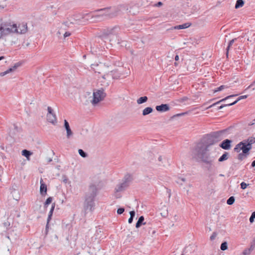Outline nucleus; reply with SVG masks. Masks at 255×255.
I'll list each match as a JSON object with an SVG mask.
<instances>
[{
    "mask_svg": "<svg viewBox=\"0 0 255 255\" xmlns=\"http://www.w3.org/2000/svg\"><path fill=\"white\" fill-rule=\"evenodd\" d=\"M99 66L102 68V71H103V78L108 82H110L113 79H118L121 76L118 68H115L113 65H107L105 64H101Z\"/></svg>",
    "mask_w": 255,
    "mask_h": 255,
    "instance_id": "nucleus-4",
    "label": "nucleus"
},
{
    "mask_svg": "<svg viewBox=\"0 0 255 255\" xmlns=\"http://www.w3.org/2000/svg\"><path fill=\"white\" fill-rule=\"evenodd\" d=\"M55 203H53L52 205V207H51V208L50 209V211L49 213V215H48V218H47V225H46V228H47L48 227V225L51 220V216L52 215V214H53V211H54V208H55Z\"/></svg>",
    "mask_w": 255,
    "mask_h": 255,
    "instance_id": "nucleus-20",
    "label": "nucleus"
},
{
    "mask_svg": "<svg viewBox=\"0 0 255 255\" xmlns=\"http://www.w3.org/2000/svg\"><path fill=\"white\" fill-rule=\"evenodd\" d=\"M147 100L148 98L146 96L141 97L137 100V103L138 104H141L142 103H145Z\"/></svg>",
    "mask_w": 255,
    "mask_h": 255,
    "instance_id": "nucleus-24",
    "label": "nucleus"
},
{
    "mask_svg": "<svg viewBox=\"0 0 255 255\" xmlns=\"http://www.w3.org/2000/svg\"><path fill=\"white\" fill-rule=\"evenodd\" d=\"M237 96V95H230V96H229L227 97L226 98H225V99H223L221 100L220 101H218V102H216V103H214V104H213L211 105V106H210L209 107H208V108H207V109H209V108H211V107H213V106H215L216 105L218 104H219L220 103H221V102H223V101H224L226 100V99H229V98H231V97H234V96Z\"/></svg>",
    "mask_w": 255,
    "mask_h": 255,
    "instance_id": "nucleus-22",
    "label": "nucleus"
},
{
    "mask_svg": "<svg viewBox=\"0 0 255 255\" xmlns=\"http://www.w3.org/2000/svg\"><path fill=\"white\" fill-rule=\"evenodd\" d=\"M232 142L231 140L226 139L222 141L220 146L224 149L228 150L231 148Z\"/></svg>",
    "mask_w": 255,
    "mask_h": 255,
    "instance_id": "nucleus-10",
    "label": "nucleus"
},
{
    "mask_svg": "<svg viewBox=\"0 0 255 255\" xmlns=\"http://www.w3.org/2000/svg\"><path fill=\"white\" fill-rule=\"evenodd\" d=\"M249 154V152H248V154H246V153H244L243 151H242V153H240L239 155H238V159L240 160H243V159H244L245 158H246L247 156Z\"/></svg>",
    "mask_w": 255,
    "mask_h": 255,
    "instance_id": "nucleus-28",
    "label": "nucleus"
},
{
    "mask_svg": "<svg viewBox=\"0 0 255 255\" xmlns=\"http://www.w3.org/2000/svg\"><path fill=\"white\" fill-rule=\"evenodd\" d=\"M102 63L100 64H91V68L93 69V70L95 71V72H97L98 73H103V71H102V68H100L99 65H101Z\"/></svg>",
    "mask_w": 255,
    "mask_h": 255,
    "instance_id": "nucleus-18",
    "label": "nucleus"
},
{
    "mask_svg": "<svg viewBox=\"0 0 255 255\" xmlns=\"http://www.w3.org/2000/svg\"><path fill=\"white\" fill-rule=\"evenodd\" d=\"M40 192L42 195H45L47 192V187L46 185L43 182V179H40Z\"/></svg>",
    "mask_w": 255,
    "mask_h": 255,
    "instance_id": "nucleus-16",
    "label": "nucleus"
},
{
    "mask_svg": "<svg viewBox=\"0 0 255 255\" xmlns=\"http://www.w3.org/2000/svg\"><path fill=\"white\" fill-rule=\"evenodd\" d=\"M118 28L114 27L108 28L102 31L101 36L104 39L109 40L113 43H119L118 35Z\"/></svg>",
    "mask_w": 255,
    "mask_h": 255,
    "instance_id": "nucleus-5",
    "label": "nucleus"
},
{
    "mask_svg": "<svg viewBox=\"0 0 255 255\" xmlns=\"http://www.w3.org/2000/svg\"><path fill=\"white\" fill-rule=\"evenodd\" d=\"M254 218L251 216L250 218V222L251 223H253L254 222Z\"/></svg>",
    "mask_w": 255,
    "mask_h": 255,
    "instance_id": "nucleus-44",
    "label": "nucleus"
},
{
    "mask_svg": "<svg viewBox=\"0 0 255 255\" xmlns=\"http://www.w3.org/2000/svg\"><path fill=\"white\" fill-rule=\"evenodd\" d=\"M70 35H71V33L70 32H66L64 34V37H66L70 36Z\"/></svg>",
    "mask_w": 255,
    "mask_h": 255,
    "instance_id": "nucleus-42",
    "label": "nucleus"
},
{
    "mask_svg": "<svg viewBox=\"0 0 255 255\" xmlns=\"http://www.w3.org/2000/svg\"><path fill=\"white\" fill-rule=\"evenodd\" d=\"M129 214H130V217L133 218V217L135 216V212L134 211H131L129 212Z\"/></svg>",
    "mask_w": 255,
    "mask_h": 255,
    "instance_id": "nucleus-41",
    "label": "nucleus"
},
{
    "mask_svg": "<svg viewBox=\"0 0 255 255\" xmlns=\"http://www.w3.org/2000/svg\"><path fill=\"white\" fill-rule=\"evenodd\" d=\"M156 110L159 112H165L169 110V107L167 104H161L159 106H156Z\"/></svg>",
    "mask_w": 255,
    "mask_h": 255,
    "instance_id": "nucleus-12",
    "label": "nucleus"
},
{
    "mask_svg": "<svg viewBox=\"0 0 255 255\" xmlns=\"http://www.w3.org/2000/svg\"><path fill=\"white\" fill-rule=\"evenodd\" d=\"M27 30L26 23L17 24L10 20L0 19V39L6 37L5 45H12L17 41L18 38L11 35L12 34H23L26 33Z\"/></svg>",
    "mask_w": 255,
    "mask_h": 255,
    "instance_id": "nucleus-1",
    "label": "nucleus"
},
{
    "mask_svg": "<svg viewBox=\"0 0 255 255\" xmlns=\"http://www.w3.org/2000/svg\"><path fill=\"white\" fill-rule=\"evenodd\" d=\"M252 250V247L250 248L246 249L243 251L242 255H250Z\"/></svg>",
    "mask_w": 255,
    "mask_h": 255,
    "instance_id": "nucleus-29",
    "label": "nucleus"
},
{
    "mask_svg": "<svg viewBox=\"0 0 255 255\" xmlns=\"http://www.w3.org/2000/svg\"><path fill=\"white\" fill-rule=\"evenodd\" d=\"M128 186V185L127 183H126L123 181L121 183H120L117 186L115 189L117 192H121L125 190Z\"/></svg>",
    "mask_w": 255,
    "mask_h": 255,
    "instance_id": "nucleus-14",
    "label": "nucleus"
},
{
    "mask_svg": "<svg viewBox=\"0 0 255 255\" xmlns=\"http://www.w3.org/2000/svg\"><path fill=\"white\" fill-rule=\"evenodd\" d=\"M58 34H60L61 32L59 31V32H58Z\"/></svg>",
    "mask_w": 255,
    "mask_h": 255,
    "instance_id": "nucleus-54",
    "label": "nucleus"
},
{
    "mask_svg": "<svg viewBox=\"0 0 255 255\" xmlns=\"http://www.w3.org/2000/svg\"><path fill=\"white\" fill-rule=\"evenodd\" d=\"M255 143V137L250 136L237 144L234 148V150L239 152L242 150L244 153L248 154L252 148V144Z\"/></svg>",
    "mask_w": 255,
    "mask_h": 255,
    "instance_id": "nucleus-6",
    "label": "nucleus"
},
{
    "mask_svg": "<svg viewBox=\"0 0 255 255\" xmlns=\"http://www.w3.org/2000/svg\"><path fill=\"white\" fill-rule=\"evenodd\" d=\"M228 249V244L226 242H223L221 245V250L225 251Z\"/></svg>",
    "mask_w": 255,
    "mask_h": 255,
    "instance_id": "nucleus-31",
    "label": "nucleus"
},
{
    "mask_svg": "<svg viewBox=\"0 0 255 255\" xmlns=\"http://www.w3.org/2000/svg\"><path fill=\"white\" fill-rule=\"evenodd\" d=\"M218 133H214V137H217L218 136Z\"/></svg>",
    "mask_w": 255,
    "mask_h": 255,
    "instance_id": "nucleus-53",
    "label": "nucleus"
},
{
    "mask_svg": "<svg viewBox=\"0 0 255 255\" xmlns=\"http://www.w3.org/2000/svg\"><path fill=\"white\" fill-rule=\"evenodd\" d=\"M247 97L248 96L247 95L241 96L239 97L238 98V99L236 101H235V102H234L233 103L221 105V106H220L219 107L218 109H222V108H223L224 107H226V106H230L234 105L236 104L238 102L240 101L241 100L246 99L247 98Z\"/></svg>",
    "mask_w": 255,
    "mask_h": 255,
    "instance_id": "nucleus-15",
    "label": "nucleus"
},
{
    "mask_svg": "<svg viewBox=\"0 0 255 255\" xmlns=\"http://www.w3.org/2000/svg\"><path fill=\"white\" fill-rule=\"evenodd\" d=\"M31 154L32 153L26 149H24L22 151V155L26 157L28 159L29 158V156L31 155Z\"/></svg>",
    "mask_w": 255,
    "mask_h": 255,
    "instance_id": "nucleus-27",
    "label": "nucleus"
},
{
    "mask_svg": "<svg viewBox=\"0 0 255 255\" xmlns=\"http://www.w3.org/2000/svg\"><path fill=\"white\" fill-rule=\"evenodd\" d=\"M64 127L66 130L67 137L69 138L73 135V132L70 128L68 122L66 120H64Z\"/></svg>",
    "mask_w": 255,
    "mask_h": 255,
    "instance_id": "nucleus-13",
    "label": "nucleus"
},
{
    "mask_svg": "<svg viewBox=\"0 0 255 255\" xmlns=\"http://www.w3.org/2000/svg\"><path fill=\"white\" fill-rule=\"evenodd\" d=\"M236 39H233L231 40L229 43L228 46L227 48V52H226V55H227V57L228 56V53H229V50L230 49V48L232 45V44L234 43V42H235Z\"/></svg>",
    "mask_w": 255,
    "mask_h": 255,
    "instance_id": "nucleus-30",
    "label": "nucleus"
},
{
    "mask_svg": "<svg viewBox=\"0 0 255 255\" xmlns=\"http://www.w3.org/2000/svg\"><path fill=\"white\" fill-rule=\"evenodd\" d=\"M106 96V94L103 90H97L93 93L92 99L90 100L91 103L93 106L97 105L100 102L103 101Z\"/></svg>",
    "mask_w": 255,
    "mask_h": 255,
    "instance_id": "nucleus-8",
    "label": "nucleus"
},
{
    "mask_svg": "<svg viewBox=\"0 0 255 255\" xmlns=\"http://www.w3.org/2000/svg\"><path fill=\"white\" fill-rule=\"evenodd\" d=\"M229 158V153L227 152H225L219 159V161L222 162L226 160Z\"/></svg>",
    "mask_w": 255,
    "mask_h": 255,
    "instance_id": "nucleus-23",
    "label": "nucleus"
},
{
    "mask_svg": "<svg viewBox=\"0 0 255 255\" xmlns=\"http://www.w3.org/2000/svg\"><path fill=\"white\" fill-rule=\"evenodd\" d=\"M125 211V209L123 208H120L119 209H118L117 210V213L118 214H122V213H124V212Z\"/></svg>",
    "mask_w": 255,
    "mask_h": 255,
    "instance_id": "nucleus-38",
    "label": "nucleus"
},
{
    "mask_svg": "<svg viewBox=\"0 0 255 255\" xmlns=\"http://www.w3.org/2000/svg\"><path fill=\"white\" fill-rule=\"evenodd\" d=\"M255 124V119L249 123V126L254 125Z\"/></svg>",
    "mask_w": 255,
    "mask_h": 255,
    "instance_id": "nucleus-43",
    "label": "nucleus"
},
{
    "mask_svg": "<svg viewBox=\"0 0 255 255\" xmlns=\"http://www.w3.org/2000/svg\"><path fill=\"white\" fill-rule=\"evenodd\" d=\"M178 59H179V56H178V55H176V56H175V60L176 61H177V60H178Z\"/></svg>",
    "mask_w": 255,
    "mask_h": 255,
    "instance_id": "nucleus-50",
    "label": "nucleus"
},
{
    "mask_svg": "<svg viewBox=\"0 0 255 255\" xmlns=\"http://www.w3.org/2000/svg\"><path fill=\"white\" fill-rule=\"evenodd\" d=\"M213 144L214 142L206 144L199 143L192 151L193 157L198 161H202L207 164L211 165L213 160L210 157L208 151L209 146Z\"/></svg>",
    "mask_w": 255,
    "mask_h": 255,
    "instance_id": "nucleus-3",
    "label": "nucleus"
},
{
    "mask_svg": "<svg viewBox=\"0 0 255 255\" xmlns=\"http://www.w3.org/2000/svg\"><path fill=\"white\" fill-rule=\"evenodd\" d=\"M153 111V109L151 107H147L146 108H145L143 111H142V115L143 116H146L150 113H151Z\"/></svg>",
    "mask_w": 255,
    "mask_h": 255,
    "instance_id": "nucleus-21",
    "label": "nucleus"
},
{
    "mask_svg": "<svg viewBox=\"0 0 255 255\" xmlns=\"http://www.w3.org/2000/svg\"><path fill=\"white\" fill-rule=\"evenodd\" d=\"M162 4V3L161 2H158L157 3V5H158V6L161 5Z\"/></svg>",
    "mask_w": 255,
    "mask_h": 255,
    "instance_id": "nucleus-52",
    "label": "nucleus"
},
{
    "mask_svg": "<svg viewBox=\"0 0 255 255\" xmlns=\"http://www.w3.org/2000/svg\"><path fill=\"white\" fill-rule=\"evenodd\" d=\"M244 4V1L243 0H237L236 5L235 8L238 9L240 7L243 6Z\"/></svg>",
    "mask_w": 255,
    "mask_h": 255,
    "instance_id": "nucleus-25",
    "label": "nucleus"
},
{
    "mask_svg": "<svg viewBox=\"0 0 255 255\" xmlns=\"http://www.w3.org/2000/svg\"><path fill=\"white\" fill-rule=\"evenodd\" d=\"M217 233L216 232H213L212 235L210 237V240L211 241L214 240L217 237Z\"/></svg>",
    "mask_w": 255,
    "mask_h": 255,
    "instance_id": "nucleus-37",
    "label": "nucleus"
},
{
    "mask_svg": "<svg viewBox=\"0 0 255 255\" xmlns=\"http://www.w3.org/2000/svg\"><path fill=\"white\" fill-rule=\"evenodd\" d=\"M48 113L46 115L47 120L48 122L55 125L57 123L56 117L53 113V109L50 107L47 108Z\"/></svg>",
    "mask_w": 255,
    "mask_h": 255,
    "instance_id": "nucleus-9",
    "label": "nucleus"
},
{
    "mask_svg": "<svg viewBox=\"0 0 255 255\" xmlns=\"http://www.w3.org/2000/svg\"><path fill=\"white\" fill-rule=\"evenodd\" d=\"M19 66H20V64L19 63L15 64L13 67L9 68V69H8L4 72H0V76L2 77L7 74H9L11 72H14L17 69V68Z\"/></svg>",
    "mask_w": 255,
    "mask_h": 255,
    "instance_id": "nucleus-11",
    "label": "nucleus"
},
{
    "mask_svg": "<svg viewBox=\"0 0 255 255\" xmlns=\"http://www.w3.org/2000/svg\"><path fill=\"white\" fill-rule=\"evenodd\" d=\"M132 179V175L130 174L127 173L125 175L123 179V181L126 183H127L128 185H129Z\"/></svg>",
    "mask_w": 255,
    "mask_h": 255,
    "instance_id": "nucleus-17",
    "label": "nucleus"
},
{
    "mask_svg": "<svg viewBox=\"0 0 255 255\" xmlns=\"http://www.w3.org/2000/svg\"><path fill=\"white\" fill-rule=\"evenodd\" d=\"M180 181L185 182L186 181V179L184 178H179L178 179V181L177 182V183L180 184V185H182V183H180Z\"/></svg>",
    "mask_w": 255,
    "mask_h": 255,
    "instance_id": "nucleus-40",
    "label": "nucleus"
},
{
    "mask_svg": "<svg viewBox=\"0 0 255 255\" xmlns=\"http://www.w3.org/2000/svg\"><path fill=\"white\" fill-rule=\"evenodd\" d=\"M191 25V23H184L181 25L175 26L172 27V29H185V28H187L189 27V26H190Z\"/></svg>",
    "mask_w": 255,
    "mask_h": 255,
    "instance_id": "nucleus-19",
    "label": "nucleus"
},
{
    "mask_svg": "<svg viewBox=\"0 0 255 255\" xmlns=\"http://www.w3.org/2000/svg\"><path fill=\"white\" fill-rule=\"evenodd\" d=\"M132 220H133V218H131V217H130L129 219H128V223L130 224L132 223Z\"/></svg>",
    "mask_w": 255,
    "mask_h": 255,
    "instance_id": "nucleus-45",
    "label": "nucleus"
},
{
    "mask_svg": "<svg viewBox=\"0 0 255 255\" xmlns=\"http://www.w3.org/2000/svg\"><path fill=\"white\" fill-rule=\"evenodd\" d=\"M228 88V87L227 86L222 85V86H220L219 87H218V88H217V89L215 90L214 91V93H216V92L222 91V90H224V89Z\"/></svg>",
    "mask_w": 255,
    "mask_h": 255,
    "instance_id": "nucleus-32",
    "label": "nucleus"
},
{
    "mask_svg": "<svg viewBox=\"0 0 255 255\" xmlns=\"http://www.w3.org/2000/svg\"><path fill=\"white\" fill-rule=\"evenodd\" d=\"M254 218V219H255V211L252 214V215H251Z\"/></svg>",
    "mask_w": 255,
    "mask_h": 255,
    "instance_id": "nucleus-49",
    "label": "nucleus"
},
{
    "mask_svg": "<svg viewBox=\"0 0 255 255\" xmlns=\"http://www.w3.org/2000/svg\"><path fill=\"white\" fill-rule=\"evenodd\" d=\"M52 201V197H50L48 198L45 202L44 206H46L48 205V204H49L50 203H51Z\"/></svg>",
    "mask_w": 255,
    "mask_h": 255,
    "instance_id": "nucleus-35",
    "label": "nucleus"
},
{
    "mask_svg": "<svg viewBox=\"0 0 255 255\" xmlns=\"http://www.w3.org/2000/svg\"><path fill=\"white\" fill-rule=\"evenodd\" d=\"M252 166L253 167H255V160L253 161V162L252 163Z\"/></svg>",
    "mask_w": 255,
    "mask_h": 255,
    "instance_id": "nucleus-47",
    "label": "nucleus"
},
{
    "mask_svg": "<svg viewBox=\"0 0 255 255\" xmlns=\"http://www.w3.org/2000/svg\"><path fill=\"white\" fill-rule=\"evenodd\" d=\"M78 152L79 154L83 157H86L87 155V154L82 149H79Z\"/></svg>",
    "mask_w": 255,
    "mask_h": 255,
    "instance_id": "nucleus-34",
    "label": "nucleus"
},
{
    "mask_svg": "<svg viewBox=\"0 0 255 255\" xmlns=\"http://www.w3.org/2000/svg\"><path fill=\"white\" fill-rule=\"evenodd\" d=\"M185 114V113H181V114H177L176 115H175V116H183Z\"/></svg>",
    "mask_w": 255,
    "mask_h": 255,
    "instance_id": "nucleus-46",
    "label": "nucleus"
},
{
    "mask_svg": "<svg viewBox=\"0 0 255 255\" xmlns=\"http://www.w3.org/2000/svg\"><path fill=\"white\" fill-rule=\"evenodd\" d=\"M162 159H163V158H162V156H159V157H158V160H159V161L162 162Z\"/></svg>",
    "mask_w": 255,
    "mask_h": 255,
    "instance_id": "nucleus-48",
    "label": "nucleus"
},
{
    "mask_svg": "<svg viewBox=\"0 0 255 255\" xmlns=\"http://www.w3.org/2000/svg\"><path fill=\"white\" fill-rule=\"evenodd\" d=\"M63 182L65 183H67L68 181V178L66 175H63L62 176Z\"/></svg>",
    "mask_w": 255,
    "mask_h": 255,
    "instance_id": "nucleus-39",
    "label": "nucleus"
},
{
    "mask_svg": "<svg viewBox=\"0 0 255 255\" xmlns=\"http://www.w3.org/2000/svg\"><path fill=\"white\" fill-rule=\"evenodd\" d=\"M5 57L4 56H0V61L3 59H4Z\"/></svg>",
    "mask_w": 255,
    "mask_h": 255,
    "instance_id": "nucleus-51",
    "label": "nucleus"
},
{
    "mask_svg": "<svg viewBox=\"0 0 255 255\" xmlns=\"http://www.w3.org/2000/svg\"><path fill=\"white\" fill-rule=\"evenodd\" d=\"M92 182L89 185L88 190L85 193L84 201V209L92 212L95 206L94 202L95 197L98 194V186L100 180H97L96 177H93Z\"/></svg>",
    "mask_w": 255,
    "mask_h": 255,
    "instance_id": "nucleus-2",
    "label": "nucleus"
},
{
    "mask_svg": "<svg viewBox=\"0 0 255 255\" xmlns=\"http://www.w3.org/2000/svg\"><path fill=\"white\" fill-rule=\"evenodd\" d=\"M143 221H144V217L143 216H140L139 218V219L136 224V226H135L136 228H138L139 227H140V226L142 224V222H143Z\"/></svg>",
    "mask_w": 255,
    "mask_h": 255,
    "instance_id": "nucleus-26",
    "label": "nucleus"
},
{
    "mask_svg": "<svg viewBox=\"0 0 255 255\" xmlns=\"http://www.w3.org/2000/svg\"><path fill=\"white\" fill-rule=\"evenodd\" d=\"M98 13L92 16V18H98L102 20L103 17L109 18L115 17L120 13V9L118 8H104L98 10Z\"/></svg>",
    "mask_w": 255,
    "mask_h": 255,
    "instance_id": "nucleus-7",
    "label": "nucleus"
},
{
    "mask_svg": "<svg viewBox=\"0 0 255 255\" xmlns=\"http://www.w3.org/2000/svg\"><path fill=\"white\" fill-rule=\"evenodd\" d=\"M249 184H247V183H246L245 182H243L241 183V188L242 189H245L247 186L249 185Z\"/></svg>",
    "mask_w": 255,
    "mask_h": 255,
    "instance_id": "nucleus-36",
    "label": "nucleus"
},
{
    "mask_svg": "<svg viewBox=\"0 0 255 255\" xmlns=\"http://www.w3.org/2000/svg\"><path fill=\"white\" fill-rule=\"evenodd\" d=\"M155 233V231H153V234H154Z\"/></svg>",
    "mask_w": 255,
    "mask_h": 255,
    "instance_id": "nucleus-55",
    "label": "nucleus"
},
{
    "mask_svg": "<svg viewBox=\"0 0 255 255\" xmlns=\"http://www.w3.org/2000/svg\"><path fill=\"white\" fill-rule=\"evenodd\" d=\"M235 202V198L233 196L230 197L227 201V203L228 205H232Z\"/></svg>",
    "mask_w": 255,
    "mask_h": 255,
    "instance_id": "nucleus-33",
    "label": "nucleus"
}]
</instances>
